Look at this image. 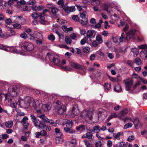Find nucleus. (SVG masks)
Masks as SVG:
<instances>
[{
    "label": "nucleus",
    "mask_w": 147,
    "mask_h": 147,
    "mask_svg": "<svg viewBox=\"0 0 147 147\" xmlns=\"http://www.w3.org/2000/svg\"><path fill=\"white\" fill-rule=\"evenodd\" d=\"M92 131H90L87 132L86 134L83 135L82 138H87L90 140H91L93 139V135L92 133Z\"/></svg>",
    "instance_id": "nucleus-11"
},
{
    "label": "nucleus",
    "mask_w": 147,
    "mask_h": 147,
    "mask_svg": "<svg viewBox=\"0 0 147 147\" xmlns=\"http://www.w3.org/2000/svg\"><path fill=\"white\" fill-rule=\"evenodd\" d=\"M34 49V46L32 43H28V51H32Z\"/></svg>",
    "instance_id": "nucleus-39"
},
{
    "label": "nucleus",
    "mask_w": 147,
    "mask_h": 147,
    "mask_svg": "<svg viewBox=\"0 0 147 147\" xmlns=\"http://www.w3.org/2000/svg\"><path fill=\"white\" fill-rule=\"evenodd\" d=\"M36 38L41 40L42 38V34L40 33H36Z\"/></svg>",
    "instance_id": "nucleus-53"
},
{
    "label": "nucleus",
    "mask_w": 147,
    "mask_h": 147,
    "mask_svg": "<svg viewBox=\"0 0 147 147\" xmlns=\"http://www.w3.org/2000/svg\"><path fill=\"white\" fill-rule=\"evenodd\" d=\"M45 15L44 14L40 13L38 15V18L40 19V22L42 24H45L46 22L45 20Z\"/></svg>",
    "instance_id": "nucleus-15"
},
{
    "label": "nucleus",
    "mask_w": 147,
    "mask_h": 147,
    "mask_svg": "<svg viewBox=\"0 0 147 147\" xmlns=\"http://www.w3.org/2000/svg\"><path fill=\"white\" fill-rule=\"evenodd\" d=\"M127 63L131 67H133L132 65L134 63L132 61L128 60L127 61Z\"/></svg>",
    "instance_id": "nucleus-62"
},
{
    "label": "nucleus",
    "mask_w": 147,
    "mask_h": 147,
    "mask_svg": "<svg viewBox=\"0 0 147 147\" xmlns=\"http://www.w3.org/2000/svg\"><path fill=\"white\" fill-rule=\"evenodd\" d=\"M93 33L94 32L91 30H89L86 32V37H87V39H88L91 42V39L90 37L92 36Z\"/></svg>",
    "instance_id": "nucleus-22"
},
{
    "label": "nucleus",
    "mask_w": 147,
    "mask_h": 147,
    "mask_svg": "<svg viewBox=\"0 0 147 147\" xmlns=\"http://www.w3.org/2000/svg\"><path fill=\"white\" fill-rule=\"evenodd\" d=\"M134 123L136 129L140 126L141 123L138 119H135L134 121Z\"/></svg>",
    "instance_id": "nucleus-26"
},
{
    "label": "nucleus",
    "mask_w": 147,
    "mask_h": 147,
    "mask_svg": "<svg viewBox=\"0 0 147 147\" xmlns=\"http://www.w3.org/2000/svg\"><path fill=\"white\" fill-rule=\"evenodd\" d=\"M55 111L59 115L62 114L65 111V110L62 107L61 108H55Z\"/></svg>",
    "instance_id": "nucleus-21"
},
{
    "label": "nucleus",
    "mask_w": 147,
    "mask_h": 147,
    "mask_svg": "<svg viewBox=\"0 0 147 147\" xmlns=\"http://www.w3.org/2000/svg\"><path fill=\"white\" fill-rule=\"evenodd\" d=\"M132 77L133 78L136 79H140L141 78L140 76H138V74H135L134 73L133 74L132 76Z\"/></svg>",
    "instance_id": "nucleus-52"
},
{
    "label": "nucleus",
    "mask_w": 147,
    "mask_h": 147,
    "mask_svg": "<svg viewBox=\"0 0 147 147\" xmlns=\"http://www.w3.org/2000/svg\"><path fill=\"white\" fill-rule=\"evenodd\" d=\"M46 111L47 110H49L51 109V104H46Z\"/></svg>",
    "instance_id": "nucleus-59"
},
{
    "label": "nucleus",
    "mask_w": 147,
    "mask_h": 147,
    "mask_svg": "<svg viewBox=\"0 0 147 147\" xmlns=\"http://www.w3.org/2000/svg\"><path fill=\"white\" fill-rule=\"evenodd\" d=\"M86 42L90 44L91 42L87 39V37H85L81 40L80 43L82 45H84Z\"/></svg>",
    "instance_id": "nucleus-27"
},
{
    "label": "nucleus",
    "mask_w": 147,
    "mask_h": 147,
    "mask_svg": "<svg viewBox=\"0 0 147 147\" xmlns=\"http://www.w3.org/2000/svg\"><path fill=\"white\" fill-rule=\"evenodd\" d=\"M102 7H103L104 10L109 12V13H110L111 11H110V10L109 9L110 8V7L108 6L107 4H104L102 5Z\"/></svg>",
    "instance_id": "nucleus-32"
},
{
    "label": "nucleus",
    "mask_w": 147,
    "mask_h": 147,
    "mask_svg": "<svg viewBox=\"0 0 147 147\" xmlns=\"http://www.w3.org/2000/svg\"><path fill=\"white\" fill-rule=\"evenodd\" d=\"M13 125V122L12 121H8L5 122V126L8 128L11 127Z\"/></svg>",
    "instance_id": "nucleus-30"
},
{
    "label": "nucleus",
    "mask_w": 147,
    "mask_h": 147,
    "mask_svg": "<svg viewBox=\"0 0 147 147\" xmlns=\"http://www.w3.org/2000/svg\"><path fill=\"white\" fill-rule=\"evenodd\" d=\"M80 17L82 19L85 18H86V13L85 12H84L83 13H80Z\"/></svg>",
    "instance_id": "nucleus-54"
},
{
    "label": "nucleus",
    "mask_w": 147,
    "mask_h": 147,
    "mask_svg": "<svg viewBox=\"0 0 147 147\" xmlns=\"http://www.w3.org/2000/svg\"><path fill=\"white\" fill-rule=\"evenodd\" d=\"M15 110L17 112V114L18 115L23 116L25 115V113L21 111L20 109L18 108L15 109Z\"/></svg>",
    "instance_id": "nucleus-36"
},
{
    "label": "nucleus",
    "mask_w": 147,
    "mask_h": 147,
    "mask_svg": "<svg viewBox=\"0 0 147 147\" xmlns=\"http://www.w3.org/2000/svg\"><path fill=\"white\" fill-rule=\"evenodd\" d=\"M132 51L134 53L135 55L137 56V55L139 53V51L138 50V49H132Z\"/></svg>",
    "instance_id": "nucleus-60"
},
{
    "label": "nucleus",
    "mask_w": 147,
    "mask_h": 147,
    "mask_svg": "<svg viewBox=\"0 0 147 147\" xmlns=\"http://www.w3.org/2000/svg\"><path fill=\"white\" fill-rule=\"evenodd\" d=\"M63 9L67 13H69L71 12L75 11L76 9L75 8L74 6L71 7L67 6L64 7H63Z\"/></svg>",
    "instance_id": "nucleus-16"
},
{
    "label": "nucleus",
    "mask_w": 147,
    "mask_h": 147,
    "mask_svg": "<svg viewBox=\"0 0 147 147\" xmlns=\"http://www.w3.org/2000/svg\"><path fill=\"white\" fill-rule=\"evenodd\" d=\"M83 117H84L87 121L91 120L92 118V113L91 112H88L86 110L83 112L82 115Z\"/></svg>",
    "instance_id": "nucleus-6"
},
{
    "label": "nucleus",
    "mask_w": 147,
    "mask_h": 147,
    "mask_svg": "<svg viewBox=\"0 0 147 147\" xmlns=\"http://www.w3.org/2000/svg\"><path fill=\"white\" fill-rule=\"evenodd\" d=\"M20 36L22 38L24 39H26L27 38V35L25 32H23L20 34Z\"/></svg>",
    "instance_id": "nucleus-45"
},
{
    "label": "nucleus",
    "mask_w": 147,
    "mask_h": 147,
    "mask_svg": "<svg viewBox=\"0 0 147 147\" xmlns=\"http://www.w3.org/2000/svg\"><path fill=\"white\" fill-rule=\"evenodd\" d=\"M79 111L76 105H74L72 108V110L70 112V115L71 117H74L78 115L79 114Z\"/></svg>",
    "instance_id": "nucleus-5"
},
{
    "label": "nucleus",
    "mask_w": 147,
    "mask_h": 147,
    "mask_svg": "<svg viewBox=\"0 0 147 147\" xmlns=\"http://www.w3.org/2000/svg\"><path fill=\"white\" fill-rule=\"evenodd\" d=\"M63 122V125L66 124V127L64 128V131L66 132L69 133H73V131L71 129L73 125V122L71 120H68L67 119L61 120Z\"/></svg>",
    "instance_id": "nucleus-2"
},
{
    "label": "nucleus",
    "mask_w": 147,
    "mask_h": 147,
    "mask_svg": "<svg viewBox=\"0 0 147 147\" xmlns=\"http://www.w3.org/2000/svg\"><path fill=\"white\" fill-rule=\"evenodd\" d=\"M132 124L131 123H128L125 125L124 128L127 129L128 128L131 127L132 126Z\"/></svg>",
    "instance_id": "nucleus-47"
},
{
    "label": "nucleus",
    "mask_w": 147,
    "mask_h": 147,
    "mask_svg": "<svg viewBox=\"0 0 147 147\" xmlns=\"http://www.w3.org/2000/svg\"><path fill=\"white\" fill-rule=\"evenodd\" d=\"M20 46L23 50L27 51L28 42L26 41H24L22 42L20 45Z\"/></svg>",
    "instance_id": "nucleus-18"
},
{
    "label": "nucleus",
    "mask_w": 147,
    "mask_h": 147,
    "mask_svg": "<svg viewBox=\"0 0 147 147\" xmlns=\"http://www.w3.org/2000/svg\"><path fill=\"white\" fill-rule=\"evenodd\" d=\"M90 49L89 48L86 47L84 48L83 49V51L84 53H88L89 52Z\"/></svg>",
    "instance_id": "nucleus-48"
},
{
    "label": "nucleus",
    "mask_w": 147,
    "mask_h": 147,
    "mask_svg": "<svg viewBox=\"0 0 147 147\" xmlns=\"http://www.w3.org/2000/svg\"><path fill=\"white\" fill-rule=\"evenodd\" d=\"M31 8L33 11H40L43 9L44 7L42 5H39L37 7L36 6L33 5L31 6Z\"/></svg>",
    "instance_id": "nucleus-17"
},
{
    "label": "nucleus",
    "mask_w": 147,
    "mask_h": 147,
    "mask_svg": "<svg viewBox=\"0 0 147 147\" xmlns=\"http://www.w3.org/2000/svg\"><path fill=\"white\" fill-rule=\"evenodd\" d=\"M94 2L96 3V4L97 5H99L100 3V1L98 0H94L91 2V4L92 5H94Z\"/></svg>",
    "instance_id": "nucleus-49"
},
{
    "label": "nucleus",
    "mask_w": 147,
    "mask_h": 147,
    "mask_svg": "<svg viewBox=\"0 0 147 147\" xmlns=\"http://www.w3.org/2000/svg\"><path fill=\"white\" fill-rule=\"evenodd\" d=\"M135 63L138 65H140L141 64V61L139 58H137L134 61Z\"/></svg>",
    "instance_id": "nucleus-37"
},
{
    "label": "nucleus",
    "mask_w": 147,
    "mask_h": 147,
    "mask_svg": "<svg viewBox=\"0 0 147 147\" xmlns=\"http://www.w3.org/2000/svg\"><path fill=\"white\" fill-rule=\"evenodd\" d=\"M136 31L135 29H131L127 32L126 36L128 40L135 39V35Z\"/></svg>",
    "instance_id": "nucleus-8"
},
{
    "label": "nucleus",
    "mask_w": 147,
    "mask_h": 147,
    "mask_svg": "<svg viewBox=\"0 0 147 147\" xmlns=\"http://www.w3.org/2000/svg\"><path fill=\"white\" fill-rule=\"evenodd\" d=\"M8 90L12 96L14 97L17 96V88L16 87H11L9 88Z\"/></svg>",
    "instance_id": "nucleus-10"
},
{
    "label": "nucleus",
    "mask_w": 147,
    "mask_h": 147,
    "mask_svg": "<svg viewBox=\"0 0 147 147\" xmlns=\"http://www.w3.org/2000/svg\"><path fill=\"white\" fill-rule=\"evenodd\" d=\"M65 41L67 44H70L72 42V40L70 37L67 36L65 37Z\"/></svg>",
    "instance_id": "nucleus-35"
},
{
    "label": "nucleus",
    "mask_w": 147,
    "mask_h": 147,
    "mask_svg": "<svg viewBox=\"0 0 147 147\" xmlns=\"http://www.w3.org/2000/svg\"><path fill=\"white\" fill-rule=\"evenodd\" d=\"M63 68L65 71H70L72 70L71 69L70 67L67 66L63 67Z\"/></svg>",
    "instance_id": "nucleus-58"
},
{
    "label": "nucleus",
    "mask_w": 147,
    "mask_h": 147,
    "mask_svg": "<svg viewBox=\"0 0 147 147\" xmlns=\"http://www.w3.org/2000/svg\"><path fill=\"white\" fill-rule=\"evenodd\" d=\"M34 124L35 127H38L39 129H43L46 126V125L42 121L39 122H35Z\"/></svg>",
    "instance_id": "nucleus-12"
},
{
    "label": "nucleus",
    "mask_w": 147,
    "mask_h": 147,
    "mask_svg": "<svg viewBox=\"0 0 147 147\" xmlns=\"http://www.w3.org/2000/svg\"><path fill=\"white\" fill-rule=\"evenodd\" d=\"M48 38L49 40H51V42H53L55 39V37L54 35L52 34H51L48 36Z\"/></svg>",
    "instance_id": "nucleus-34"
},
{
    "label": "nucleus",
    "mask_w": 147,
    "mask_h": 147,
    "mask_svg": "<svg viewBox=\"0 0 147 147\" xmlns=\"http://www.w3.org/2000/svg\"><path fill=\"white\" fill-rule=\"evenodd\" d=\"M17 5L18 6H21L22 10L25 11L28 10V7L26 2L24 0H21L18 1Z\"/></svg>",
    "instance_id": "nucleus-7"
},
{
    "label": "nucleus",
    "mask_w": 147,
    "mask_h": 147,
    "mask_svg": "<svg viewBox=\"0 0 147 147\" xmlns=\"http://www.w3.org/2000/svg\"><path fill=\"white\" fill-rule=\"evenodd\" d=\"M39 100L35 101L33 98L29 97L28 98V104L30 107L36 110V112L38 114L42 113L40 109H39L40 108L41 104L39 103Z\"/></svg>",
    "instance_id": "nucleus-1"
},
{
    "label": "nucleus",
    "mask_w": 147,
    "mask_h": 147,
    "mask_svg": "<svg viewBox=\"0 0 147 147\" xmlns=\"http://www.w3.org/2000/svg\"><path fill=\"white\" fill-rule=\"evenodd\" d=\"M37 117L41 119L45 123H49V120L47 118L44 114H38Z\"/></svg>",
    "instance_id": "nucleus-14"
},
{
    "label": "nucleus",
    "mask_w": 147,
    "mask_h": 147,
    "mask_svg": "<svg viewBox=\"0 0 147 147\" xmlns=\"http://www.w3.org/2000/svg\"><path fill=\"white\" fill-rule=\"evenodd\" d=\"M1 138L3 140L5 139L8 137V135L7 134H2L1 136Z\"/></svg>",
    "instance_id": "nucleus-56"
},
{
    "label": "nucleus",
    "mask_w": 147,
    "mask_h": 147,
    "mask_svg": "<svg viewBox=\"0 0 147 147\" xmlns=\"http://www.w3.org/2000/svg\"><path fill=\"white\" fill-rule=\"evenodd\" d=\"M96 40L99 44H101L103 42V40L101 36L99 35H97L96 37Z\"/></svg>",
    "instance_id": "nucleus-31"
},
{
    "label": "nucleus",
    "mask_w": 147,
    "mask_h": 147,
    "mask_svg": "<svg viewBox=\"0 0 147 147\" xmlns=\"http://www.w3.org/2000/svg\"><path fill=\"white\" fill-rule=\"evenodd\" d=\"M30 32V30L28 29V39L31 40H34V34H32L31 33H29Z\"/></svg>",
    "instance_id": "nucleus-29"
},
{
    "label": "nucleus",
    "mask_w": 147,
    "mask_h": 147,
    "mask_svg": "<svg viewBox=\"0 0 147 147\" xmlns=\"http://www.w3.org/2000/svg\"><path fill=\"white\" fill-rule=\"evenodd\" d=\"M49 123L50 124L55 127H56L57 125V123L54 121L52 120H51L50 121V122Z\"/></svg>",
    "instance_id": "nucleus-61"
},
{
    "label": "nucleus",
    "mask_w": 147,
    "mask_h": 147,
    "mask_svg": "<svg viewBox=\"0 0 147 147\" xmlns=\"http://www.w3.org/2000/svg\"><path fill=\"white\" fill-rule=\"evenodd\" d=\"M89 131L92 132H94L95 131H96V133H98L100 131V126L99 125L94 126L92 127L91 129Z\"/></svg>",
    "instance_id": "nucleus-24"
},
{
    "label": "nucleus",
    "mask_w": 147,
    "mask_h": 147,
    "mask_svg": "<svg viewBox=\"0 0 147 147\" xmlns=\"http://www.w3.org/2000/svg\"><path fill=\"white\" fill-rule=\"evenodd\" d=\"M47 57L51 62L54 63L56 65H59L60 59V57L58 55L54 54H50L49 53H47Z\"/></svg>",
    "instance_id": "nucleus-3"
},
{
    "label": "nucleus",
    "mask_w": 147,
    "mask_h": 147,
    "mask_svg": "<svg viewBox=\"0 0 147 147\" xmlns=\"http://www.w3.org/2000/svg\"><path fill=\"white\" fill-rule=\"evenodd\" d=\"M118 115L115 113H112L108 117L107 119V121H109L111 119L113 118H116Z\"/></svg>",
    "instance_id": "nucleus-33"
},
{
    "label": "nucleus",
    "mask_w": 147,
    "mask_h": 147,
    "mask_svg": "<svg viewBox=\"0 0 147 147\" xmlns=\"http://www.w3.org/2000/svg\"><path fill=\"white\" fill-rule=\"evenodd\" d=\"M36 3L35 0H30L28 1V5H33L35 4Z\"/></svg>",
    "instance_id": "nucleus-57"
},
{
    "label": "nucleus",
    "mask_w": 147,
    "mask_h": 147,
    "mask_svg": "<svg viewBox=\"0 0 147 147\" xmlns=\"http://www.w3.org/2000/svg\"><path fill=\"white\" fill-rule=\"evenodd\" d=\"M32 16L34 19H35L38 18V16L36 13L34 12L32 14Z\"/></svg>",
    "instance_id": "nucleus-51"
},
{
    "label": "nucleus",
    "mask_w": 147,
    "mask_h": 147,
    "mask_svg": "<svg viewBox=\"0 0 147 147\" xmlns=\"http://www.w3.org/2000/svg\"><path fill=\"white\" fill-rule=\"evenodd\" d=\"M21 123L23 126V129H27L28 128V118L25 116L21 120Z\"/></svg>",
    "instance_id": "nucleus-13"
},
{
    "label": "nucleus",
    "mask_w": 147,
    "mask_h": 147,
    "mask_svg": "<svg viewBox=\"0 0 147 147\" xmlns=\"http://www.w3.org/2000/svg\"><path fill=\"white\" fill-rule=\"evenodd\" d=\"M12 20V23H16V22H19V21L20 20V17L19 16H15L11 19Z\"/></svg>",
    "instance_id": "nucleus-28"
},
{
    "label": "nucleus",
    "mask_w": 147,
    "mask_h": 147,
    "mask_svg": "<svg viewBox=\"0 0 147 147\" xmlns=\"http://www.w3.org/2000/svg\"><path fill=\"white\" fill-rule=\"evenodd\" d=\"M69 64L72 68L76 69L84 70L86 68L85 66L72 61H69Z\"/></svg>",
    "instance_id": "nucleus-4"
},
{
    "label": "nucleus",
    "mask_w": 147,
    "mask_h": 147,
    "mask_svg": "<svg viewBox=\"0 0 147 147\" xmlns=\"http://www.w3.org/2000/svg\"><path fill=\"white\" fill-rule=\"evenodd\" d=\"M58 4L59 5H60L61 6H62L63 8V7H66L65 6H64L63 5L64 2H63V0H59L58 2Z\"/></svg>",
    "instance_id": "nucleus-55"
},
{
    "label": "nucleus",
    "mask_w": 147,
    "mask_h": 147,
    "mask_svg": "<svg viewBox=\"0 0 147 147\" xmlns=\"http://www.w3.org/2000/svg\"><path fill=\"white\" fill-rule=\"evenodd\" d=\"M58 10L55 7H53L51 9V11L53 14H55L57 12Z\"/></svg>",
    "instance_id": "nucleus-43"
},
{
    "label": "nucleus",
    "mask_w": 147,
    "mask_h": 147,
    "mask_svg": "<svg viewBox=\"0 0 147 147\" xmlns=\"http://www.w3.org/2000/svg\"><path fill=\"white\" fill-rule=\"evenodd\" d=\"M128 113V110L127 109H125L121 112L119 113V115L121 116H123Z\"/></svg>",
    "instance_id": "nucleus-41"
},
{
    "label": "nucleus",
    "mask_w": 147,
    "mask_h": 147,
    "mask_svg": "<svg viewBox=\"0 0 147 147\" xmlns=\"http://www.w3.org/2000/svg\"><path fill=\"white\" fill-rule=\"evenodd\" d=\"M121 86L119 85H117L115 86L114 88L115 90L117 92H119L121 90Z\"/></svg>",
    "instance_id": "nucleus-38"
},
{
    "label": "nucleus",
    "mask_w": 147,
    "mask_h": 147,
    "mask_svg": "<svg viewBox=\"0 0 147 147\" xmlns=\"http://www.w3.org/2000/svg\"><path fill=\"white\" fill-rule=\"evenodd\" d=\"M112 145V142L110 140H108L107 142V145L108 147H111Z\"/></svg>",
    "instance_id": "nucleus-63"
},
{
    "label": "nucleus",
    "mask_w": 147,
    "mask_h": 147,
    "mask_svg": "<svg viewBox=\"0 0 147 147\" xmlns=\"http://www.w3.org/2000/svg\"><path fill=\"white\" fill-rule=\"evenodd\" d=\"M12 25L13 26V27L17 29H19L21 27V25L19 24H18L17 23L12 24Z\"/></svg>",
    "instance_id": "nucleus-42"
},
{
    "label": "nucleus",
    "mask_w": 147,
    "mask_h": 147,
    "mask_svg": "<svg viewBox=\"0 0 147 147\" xmlns=\"http://www.w3.org/2000/svg\"><path fill=\"white\" fill-rule=\"evenodd\" d=\"M84 142L86 147H89L91 145L90 144L87 140H84Z\"/></svg>",
    "instance_id": "nucleus-64"
},
{
    "label": "nucleus",
    "mask_w": 147,
    "mask_h": 147,
    "mask_svg": "<svg viewBox=\"0 0 147 147\" xmlns=\"http://www.w3.org/2000/svg\"><path fill=\"white\" fill-rule=\"evenodd\" d=\"M126 40H128L127 36L124 34V32H122L121 33V36L119 39V41L120 42H122L123 41Z\"/></svg>",
    "instance_id": "nucleus-25"
},
{
    "label": "nucleus",
    "mask_w": 147,
    "mask_h": 147,
    "mask_svg": "<svg viewBox=\"0 0 147 147\" xmlns=\"http://www.w3.org/2000/svg\"><path fill=\"white\" fill-rule=\"evenodd\" d=\"M53 105L55 107V108H61L63 106V104L59 100L55 101L53 103Z\"/></svg>",
    "instance_id": "nucleus-20"
},
{
    "label": "nucleus",
    "mask_w": 147,
    "mask_h": 147,
    "mask_svg": "<svg viewBox=\"0 0 147 147\" xmlns=\"http://www.w3.org/2000/svg\"><path fill=\"white\" fill-rule=\"evenodd\" d=\"M125 85V89L129 91L131 88V86L133 84V82L131 79H129L124 81Z\"/></svg>",
    "instance_id": "nucleus-9"
},
{
    "label": "nucleus",
    "mask_w": 147,
    "mask_h": 147,
    "mask_svg": "<svg viewBox=\"0 0 147 147\" xmlns=\"http://www.w3.org/2000/svg\"><path fill=\"white\" fill-rule=\"evenodd\" d=\"M63 139L60 137H57L56 138V143L57 144L62 142Z\"/></svg>",
    "instance_id": "nucleus-44"
},
{
    "label": "nucleus",
    "mask_w": 147,
    "mask_h": 147,
    "mask_svg": "<svg viewBox=\"0 0 147 147\" xmlns=\"http://www.w3.org/2000/svg\"><path fill=\"white\" fill-rule=\"evenodd\" d=\"M12 20L11 19L8 18L5 20V22L8 25H10L11 24L12 25Z\"/></svg>",
    "instance_id": "nucleus-46"
},
{
    "label": "nucleus",
    "mask_w": 147,
    "mask_h": 147,
    "mask_svg": "<svg viewBox=\"0 0 147 147\" xmlns=\"http://www.w3.org/2000/svg\"><path fill=\"white\" fill-rule=\"evenodd\" d=\"M8 100L9 102L10 103L11 107L16 109L17 106V103L15 101H13L12 100L11 98H8Z\"/></svg>",
    "instance_id": "nucleus-19"
},
{
    "label": "nucleus",
    "mask_w": 147,
    "mask_h": 147,
    "mask_svg": "<svg viewBox=\"0 0 147 147\" xmlns=\"http://www.w3.org/2000/svg\"><path fill=\"white\" fill-rule=\"evenodd\" d=\"M79 22L81 24L83 25H86L87 24L88 21L87 19H86L85 21L81 20H80Z\"/></svg>",
    "instance_id": "nucleus-50"
},
{
    "label": "nucleus",
    "mask_w": 147,
    "mask_h": 147,
    "mask_svg": "<svg viewBox=\"0 0 147 147\" xmlns=\"http://www.w3.org/2000/svg\"><path fill=\"white\" fill-rule=\"evenodd\" d=\"M104 87L105 90L108 91L110 90L111 88V85L110 84L107 83H105Z\"/></svg>",
    "instance_id": "nucleus-40"
},
{
    "label": "nucleus",
    "mask_w": 147,
    "mask_h": 147,
    "mask_svg": "<svg viewBox=\"0 0 147 147\" xmlns=\"http://www.w3.org/2000/svg\"><path fill=\"white\" fill-rule=\"evenodd\" d=\"M140 57L143 59H146L147 57V51L144 50L142 51L140 53Z\"/></svg>",
    "instance_id": "nucleus-23"
}]
</instances>
